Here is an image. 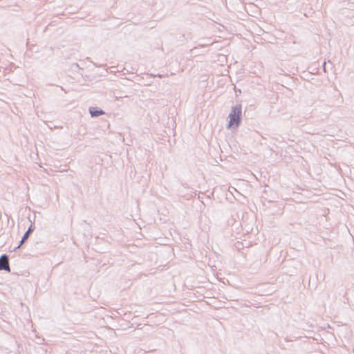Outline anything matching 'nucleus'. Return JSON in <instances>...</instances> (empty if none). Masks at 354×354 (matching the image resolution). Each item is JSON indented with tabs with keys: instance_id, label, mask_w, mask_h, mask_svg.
Segmentation results:
<instances>
[{
	"instance_id": "4",
	"label": "nucleus",
	"mask_w": 354,
	"mask_h": 354,
	"mask_svg": "<svg viewBox=\"0 0 354 354\" xmlns=\"http://www.w3.org/2000/svg\"><path fill=\"white\" fill-rule=\"evenodd\" d=\"M34 229H35V227L33 226L32 224H31L30 225V227H28V230L25 232V234L22 236L24 238V241H26L28 239V237L30 236V234L33 232Z\"/></svg>"
},
{
	"instance_id": "2",
	"label": "nucleus",
	"mask_w": 354,
	"mask_h": 354,
	"mask_svg": "<svg viewBox=\"0 0 354 354\" xmlns=\"http://www.w3.org/2000/svg\"><path fill=\"white\" fill-rule=\"evenodd\" d=\"M0 270L10 271L9 258L7 254H2L0 257Z\"/></svg>"
},
{
	"instance_id": "7",
	"label": "nucleus",
	"mask_w": 354,
	"mask_h": 354,
	"mask_svg": "<svg viewBox=\"0 0 354 354\" xmlns=\"http://www.w3.org/2000/svg\"><path fill=\"white\" fill-rule=\"evenodd\" d=\"M149 75L151 76V77H156V75H154V74H152V73L149 74Z\"/></svg>"
},
{
	"instance_id": "5",
	"label": "nucleus",
	"mask_w": 354,
	"mask_h": 354,
	"mask_svg": "<svg viewBox=\"0 0 354 354\" xmlns=\"http://www.w3.org/2000/svg\"><path fill=\"white\" fill-rule=\"evenodd\" d=\"M26 241H24V238L22 237L21 240L20 241V243L19 244L18 246L15 247L13 250L15 251L17 250L18 248H19L23 244L24 242H26Z\"/></svg>"
},
{
	"instance_id": "1",
	"label": "nucleus",
	"mask_w": 354,
	"mask_h": 354,
	"mask_svg": "<svg viewBox=\"0 0 354 354\" xmlns=\"http://www.w3.org/2000/svg\"><path fill=\"white\" fill-rule=\"evenodd\" d=\"M241 105L236 104L232 106L231 112L229 114L230 120L228 122V128L230 127H238L241 124Z\"/></svg>"
},
{
	"instance_id": "8",
	"label": "nucleus",
	"mask_w": 354,
	"mask_h": 354,
	"mask_svg": "<svg viewBox=\"0 0 354 354\" xmlns=\"http://www.w3.org/2000/svg\"><path fill=\"white\" fill-rule=\"evenodd\" d=\"M326 62H324V66H325ZM324 69L325 70V66H324Z\"/></svg>"
},
{
	"instance_id": "3",
	"label": "nucleus",
	"mask_w": 354,
	"mask_h": 354,
	"mask_svg": "<svg viewBox=\"0 0 354 354\" xmlns=\"http://www.w3.org/2000/svg\"><path fill=\"white\" fill-rule=\"evenodd\" d=\"M89 113L92 117H98L105 113L102 109L97 107H90Z\"/></svg>"
},
{
	"instance_id": "6",
	"label": "nucleus",
	"mask_w": 354,
	"mask_h": 354,
	"mask_svg": "<svg viewBox=\"0 0 354 354\" xmlns=\"http://www.w3.org/2000/svg\"><path fill=\"white\" fill-rule=\"evenodd\" d=\"M166 76H167V75H161V74H157L156 75V77H158L160 78H162V77H165Z\"/></svg>"
}]
</instances>
